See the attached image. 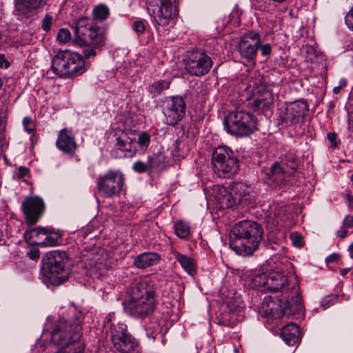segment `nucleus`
I'll use <instances>...</instances> for the list:
<instances>
[{"instance_id": "1", "label": "nucleus", "mask_w": 353, "mask_h": 353, "mask_svg": "<svg viewBox=\"0 0 353 353\" xmlns=\"http://www.w3.org/2000/svg\"><path fill=\"white\" fill-rule=\"evenodd\" d=\"M155 288L150 281H141L133 283L128 290L123 302L125 312L130 316L144 319L154 312Z\"/></svg>"}, {"instance_id": "2", "label": "nucleus", "mask_w": 353, "mask_h": 353, "mask_svg": "<svg viewBox=\"0 0 353 353\" xmlns=\"http://www.w3.org/2000/svg\"><path fill=\"white\" fill-rule=\"evenodd\" d=\"M263 234V228L257 222L239 221L230 231V247L240 256L252 255L258 249Z\"/></svg>"}, {"instance_id": "3", "label": "nucleus", "mask_w": 353, "mask_h": 353, "mask_svg": "<svg viewBox=\"0 0 353 353\" xmlns=\"http://www.w3.org/2000/svg\"><path fill=\"white\" fill-rule=\"evenodd\" d=\"M216 199L223 208H232L234 205H251L256 201L253 188L241 182L234 183L228 188H219Z\"/></svg>"}, {"instance_id": "4", "label": "nucleus", "mask_w": 353, "mask_h": 353, "mask_svg": "<svg viewBox=\"0 0 353 353\" xmlns=\"http://www.w3.org/2000/svg\"><path fill=\"white\" fill-rule=\"evenodd\" d=\"M223 125L228 133L239 137L249 136L258 130L256 117L244 110L230 112L225 118Z\"/></svg>"}, {"instance_id": "5", "label": "nucleus", "mask_w": 353, "mask_h": 353, "mask_svg": "<svg viewBox=\"0 0 353 353\" xmlns=\"http://www.w3.org/2000/svg\"><path fill=\"white\" fill-rule=\"evenodd\" d=\"M214 174L219 178H228L239 170V161L234 152L227 146L215 148L212 154Z\"/></svg>"}, {"instance_id": "6", "label": "nucleus", "mask_w": 353, "mask_h": 353, "mask_svg": "<svg viewBox=\"0 0 353 353\" xmlns=\"http://www.w3.org/2000/svg\"><path fill=\"white\" fill-rule=\"evenodd\" d=\"M65 253L60 251L48 252L43 259V270L54 285H61L69 277L70 270L65 266Z\"/></svg>"}, {"instance_id": "7", "label": "nucleus", "mask_w": 353, "mask_h": 353, "mask_svg": "<svg viewBox=\"0 0 353 353\" xmlns=\"http://www.w3.org/2000/svg\"><path fill=\"white\" fill-rule=\"evenodd\" d=\"M266 290L274 292H281L283 296L289 294L290 291L297 293L299 285L294 270H289L285 274L283 269L276 265L268 275Z\"/></svg>"}, {"instance_id": "8", "label": "nucleus", "mask_w": 353, "mask_h": 353, "mask_svg": "<svg viewBox=\"0 0 353 353\" xmlns=\"http://www.w3.org/2000/svg\"><path fill=\"white\" fill-rule=\"evenodd\" d=\"M152 8V23L158 30L159 26H170L175 23L178 14L175 0H147Z\"/></svg>"}, {"instance_id": "9", "label": "nucleus", "mask_w": 353, "mask_h": 353, "mask_svg": "<svg viewBox=\"0 0 353 353\" xmlns=\"http://www.w3.org/2000/svg\"><path fill=\"white\" fill-rule=\"evenodd\" d=\"M76 37L85 44L100 48L105 43L103 31L87 18H81L72 26Z\"/></svg>"}, {"instance_id": "10", "label": "nucleus", "mask_w": 353, "mask_h": 353, "mask_svg": "<svg viewBox=\"0 0 353 353\" xmlns=\"http://www.w3.org/2000/svg\"><path fill=\"white\" fill-rule=\"evenodd\" d=\"M124 184L123 174L119 171L110 170L97 178V188L105 197L119 195Z\"/></svg>"}, {"instance_id": "11", "label": "nucleus", "mask_w": 353, "mask_h": 353, "mask_svg": "<svg viewBox=\"0 0 353 353\" xmlns=\"http://www.w3.org/2000/svg\"><path fill=\"white\" fill-rule=\"evenodd\" d=\"M212 65V58L203 51H192L185 61L187 72L196 77L208 74Z\"/></svg>"}, {"instance_id": "12", "label": "nucleus", "mask_w": 353, "mask_h": 353, "mask_svg": "<svg viewBox=\"0 0 353 353\" xmlns=\"http://www.w3.org/2000/svg\"><path fill=\"white\" fill-rule=\"evenodd\" d=\"M309 111L306 102L298 100L286 105L284 112L279 115V123L285 126H296L302 123Z\"/></svg>"}, {"instance_id": "13", "label": "nucleus", "mask_w": 353, "mask_h": 353, "mask_svg": "<svg viewBox=\"0 0 353 353\" xmlns=\"http://www.w3.org/2000/svg\"><path fill=\"white\" fill-rule=\"evenodd\" d=\"M298 168L296 157L294 153L287 154L280 163H274L268 173L277 183H282L292 175Z\"/></svg>"}, {"instance_id": "14", "label": "nucleus", "mask_w": 353, "mask_h": 353, "mask_svg": "<svg viewBox=\"0 0 353 353\" xmlns=\"http://www.w3.org/2000/svg\"><path fill=\"white\" fill-rule=\"evenodd\" d=\"M186 103L183 97L175 96L168 97L165 101L163 113L165 117V123L174 125L182 120L185 114Z\"/></svg>"}, {"instance_id": "15", "label": "nucleus", "mask_w": 353, "mask_h": 353, "mask_svg": "<svg viewBox=\"0 0 353 353\" xmlns=\"http://www.w3.org/2000/svg\"><path fill=\"white\" fill-rule=\"evenodd\" d=\"M261 43V35L256 31L245 32L238 43L237 48L241 56L248 61L255 59Z\"/></svg>"}, {"instance_id": "16", "label": "nucleus", "mask_w": 353, "mask_h": 353, "mask_svg": "<svg viewBox=\"0 0 353 353\" xmlns=\"http://www.w3.org/2000/svg\"><path fill=\"white\" fill-rule=\"evenodd\" d=\"M21 208L26 221L30 225L37 223L45 210L43 201L38 196L26 198Z\"/></svg>"}, {"instance_id": "17", "label": "nucleus", "mask_w": 353, "mask_h": 353, "mask_svg": "<svg viewBox=\"0 0 353 353\" xmlns=\"http://www.w3.org/2000/svg\"><path fill=\"white\" fill-rule=\"evenodd\" d=\"M49 0H14L13 14L19 20L31 17L34 10L43 7Z\"/></svg>"}, {"instance_id": "18", "label": "nucleus", "mask_w": 353, "mask_h": 353, "mask_svg": "<svg viewBox=\"0 0 353 353\" xmlns=\"http://www.w3.org/2000/svg\"><path fill=\"white\" fill-rule=\"evenodd\" d=\"M40 234H47L43 241L39 244L43 246H55L59 243L60 236L57 233H51L50 229L46 228H35L26 230L23 234L26 241H28L32 236H38Z\"/></svg>"}, {"instance_id": "19", "label": "nucleus", "mask_w": 353, "mask_h": 353, "mask_svg": "<svg viewBox=\"0 0 353 353\" xmlns=\"http://www.w3.org/2000/svg\"><path fill=\"white\" fill-rule=\"evenodd\" d=\"M70 55V51H64L57 53L54 57L51 65L53 73L59 77L68 76L70 61H72Z\"/></svg>"}, {"instance_id": "20", "label": "nucleus", "mask_w": 353, "mask_h": 353, "mask_svg": "<svg viewBox=\"0 0 353 353\" xmlns=\"http://www.w3.org/2000/svg\"><path fill=\"white\" fill-rule=\"evenodd\" d=\"M114 349L120 353H139L138 341L130 334L112 342Z\"/></svg>"}, {"instance_id": "21", "label": "nucleus", "mask_w": 353, "mask_h": 353, "mask_svg": "<svg viewBox=\"0 0 353 353\" xmlns=\"http://www.w3.org/2000/svg\"><path fill=\"white\" fill-rule=\"evenodd\" d=\"M56 145L60 150L66 153L73 154L77 149L74 137L67 129H63L59 132Z\"/></svg>"}, {"instance_id": "22", "label": "nucleus", "mask_w": 353, "mask_h": 353, "mask_svg": "<svg viewBox=\"0 0 353 353\" xmlns=\"http://www.w3.org/2000/svg\"><path fill=\"white\" fill-rule=\"evenodd\" d=\"M273 102L274 97L272 93L269 90H265L258 97H255L252 103V108L255 111L265 113L270 109Z\"/></svg>"}, {"instance_id": "23", "label": "nucleus", "mask_w": 353, "mask_h": 353, "mask_svg": "<svg viewBox=\"0 0 353 353\" xmlns=\"http://www.w3.org/2000/svg\"><path fill=\"white\" fill-rule=\"evenodd\" d=\"M268 276L261 270H254L246 275L245 282L251 288H264L266 290V283Z\"/></svg>"}, {"instance_id": "24", "label": "nucleus", "mask_w": 353, "mask_h": 353, "mask_svg": "<svg viewBox=\"0 0 353 353\" xmlns=\"http://www.w3.org/2000/svg\"><path fill=\"white\" fill-rule=\"evenodd\" d=\"M161 257L156 252H144L134 259L133 264L139 269H145L158 264Z\"/></svg>"}, {"instance_id": "25", "label": "nucleus", "mask_w": 353, "mask_h": 353, "mask_svg": "<svg viewBox=\"0 0 353 353\" xmlns=\"http://www.w3.org/2000/svg\"><path fill=\"white\" fill-rule=\"evenodd\" d=\"M70 57L72 61H70L68 76L76 77L82 74L88 68L83 58L79 53L73 52H70Z\"/></svg>"}, {"instance_id": "26", "label": "nucleus", "mask_w": 353, "mask_h": 353, "mask_svg": "<svg viewBox=\"0 0 353 353\" xmlns=\"http://www.w3.org/2000/svg\"><path fill=\"white\" fill-rule=\"evenodd\" d=\"M112 315L109 314L105 318V323L110 325V336L111 342H113L120 338L124 337L125 335L130 334L128 330L127 325L121 322H111Z\"/></svg>"}, {"instance_id": "27", "label": "nucleus", "mask_w": 353, "mask_h": 353, "mask_svg": "<svg viewBox=\"0 0 353 353\" xmlns=\"http://www.w3.org/2000/svg\"><path fill=\"white\" fill-rule=\"evenodd\" d=\"M176 261L181 265L183 270L189 275L196 274L197 265L195 259L177 251L173 252Z\"/></svg>"}, {"instance_id": "28", "label": "nucleus", "mask_w": 353, "mask_h": 353, "mask_svg": "<svg viewBox=\"0 0 353 353\" xmlns=\"http://www.w3.org/2000/svg\"><path fill=\"white\" fill-rule=\"evenodd\" d=\"M281 336L288 345H293L299 341V328L294 323L286 325L281 331Z\"/></svg>"}, {"instance_id": "29", "label": "nucleus", "mask_w": 353, "mask_h": 353, "mask_svg": "<svg viewBox=\"0 0 353 353\" xmlns=\"http://www.w3.org/2000/svg\"><path fill=\"white\" fill-rule=\"evenodd\" d=\"M299 289L297 293L290 291V293L283 296V299H285L288 308L292 314H296L301 312L303 310V302L301 296L299 294Z\"/></svg>"}, {"instance_id": "30", "label": "nucleus", "mask_w": 353, "mask_h": 353, "mask_svg": "<svg viewBox=\"0 0 353 353\" xmlns=\"http://www.w3.org/2000/svg\"><path fill=\"white\" fill-rule=\"evenodd\" d=\"M261 310L267 317H280L282 315L279 305L270 296L265 297L262 303Z\"/></svg>"}, {"instance_id": "31", "label": "nucleus", "mask_w": 353, "mask_h": 353, "mask_svg": "<svg viewBox=\"0 0 353 353\" xmlns=\"http://www.w3.org/2000/svg\"><path fill=\"white\" fill-rule=\"evenodd\" d=\"M117 147L121 152H125L124 157H132L136 154V150L132 143V139L124 136L117 139Z\"/></svg>"}, {"instance_id": "32", "label": "nucleus", "mask_w": 353, "mask_h": 353, "mask_svg": "<svg viewBox=\"0 0 353 353\" xmlns=\"http://www.w3.org/2000/svg\"><path fill=\"white\" fill-rule=\"evenodd\" d=\"M148 161L151 169L155 168L162 170L165 168L167 163L166 157L162 152H158L152 157H149Z\"/></svg>"}, {"instance_id": "33", "label": "nucleus", "mask_w": 353, "mask_h": 353, "mask_svg": "<svg viewBox=\"0 0 353 353\" xmlns=\"http://www.w3.org/2000/svg\"><path fill=\"white\" fill-rule=\"evenodd\" d=\"M170 81H158L148 87V92L153 97L159 96L161 93L170 88Z\"/></svg>"}, {"instance_id": "34", "label": "nucleus", "mask_w": 353, "mask_h": 353, "mask_svg": "<svg viewBox=\"0 0 353 353\" xmlns=\"http://www.w3.org/2000/svg\"><path fill=\"white\" fill-rule=\"evenodd\" d=\"M176 235L181 238L185 239L190 234V225L183 221H177L174 225Z\"/></svg>"}, {"instance_id": "35", "label": "nucleus", "mask_w": 353, "mask_h": 353, "mask_svg": "<svg viewBox=\"0 0 353 353\" xmlns=\"http://www.w3.org/2000/svg\"><path fill=\"white\" fill-rule=\"evenodd\" d=\"M109 14V10L105 5L101 4L93 10V16L94 19H105Z\"/></svg>"}, {"instance_id": "36", "label": "nucleus", "mask_w": 353, "mask_h": 353, "mask_svg": "<svg viewBox=\"0 0 353 353\" xmlns=\"http://www.w3.org/2000/svg\"><path fill=\"white\" fill-rule=\"evenodd\" d=\"M161 330V325L157 322L148 325L145 327L146 334L149 338L156 339Z\"/></svg>"}, {"instance_id": "37", "label": "nucleus", "mask_w": 353, "mask_h": 353, "mask_svg": "<svg viewBox=\"0 0 353 353\" xmlns=\"http://www.w3.org/2000/svg\"><path fill=\"white\" fill-rule=\"evenodd\" d=\"M149 161L144 163L141 161H137L132 165V170L137 173H143L150 170Z\"/></svg>"}, {"instance_id": "38", "label": "nucleus", "mask_w": 353, "mask_h": 353, "mask_svg": "<svg viewBox=\"0 0 353 353\" xmlns=\"http://www.w3.org/2000/svg\"><path fill=\"white\" fill-rule=\"evenodd\" d=\"M57 39L61 43H66L71 39V34L70 31L66 28H61L59 30Z\"/></svg>"}, {"instance_id": "39", "label": "nucleus", "mask_w": 353, "mask_h": 353, "mask_svg": "<svg viewBox=\"0 0 353 353\" xmlns=\"http://www.w3.org/2000/svg\"><path fill=\"white\" fill-rule=\"evenodd\" d=\"M150 142V137L147 132H142L138 137V143L141 148H148Z\"/></svg>"}, {"instance_id": "40", "label": "nucleus", "mask_w": 353, "mask_h": 353, "mask_svg": "<svg viewBox=\"0 0 353 353\" xmlns=\"http://www.w3.org/2000/svg\"><path fill=\"white\" fill-rule=\"evenodd\" d=\"M132 29L138 34H143L145 30V21L144 20H137L132 23Z\"/></svg>"}, {"instance_id": "41", "label": "nucleus", "mask_w": 353, "mask_h": 353, "mask_svg": "<svg viewBox=\"0 0 353 353\" xmlns=\"http://www.w3.org/2000/svg\"><path fill=\"white\" fill-rule=\"evenodd\" d=\"M53 17L52 15L47 14L42 20V28L44 31L48 32L50 30Z\"/></svg>"}, {"instance_id": "42", "label": "nucleus", "mask_w": 353, "mask_h": 353, "mask_svg": "<svg viewBox=\"0 0 353 353\" xmlns=\"http://www.w3.org/2000/svg\"><path fill=\"white\" fill-rule=\"evenodd\" d=\"M92 45L85 44V46L83 50V55L85 58H90L96 55V50Z\"/></svg>"}, {"instance_id": "43", "label": "nucleus", "mask_w": 353, "mask_h": 353, "mask_svg": "<svg viewBox=\"0 0 353 353\" xmlns=\"http://www.w3.org/2000/svg\"><path fill=\"white\" fill-rule=\"evenodd\" d=\"M345 22L347 28L353 30V6L346 14L345 17Z\"/></svg>"}, {"instance_id": "44", "label": "nucleus", "mask_w": 353, "mask_h": 353, "mask_svg": "<svg viewBox=\"0 0 353 353\" xmlns=\"http://www.w3.org/2000/svg\"><path fill=\"white\" fill-rule=\"evenodd\" d=\"M23 125L24 129L26 132H28V133H31L33 132V130H34L33 124H32V120L30 119H29L28 117H25L23 119Z\"/></svg>"}, {"instance_id": "45", "label": "nucleus", "mask_w": 353, "mask_h": 353, "mask_svg": "<svg viewBox=\"0 0 353 353\" xmlns=\"http://www.w3.org/2000/svg\"><path fill=\"white\" fill-rule=\"evenodd\" d=\"M259 48L261 50V55L264 57L269 55L272 51V46L270 43L261 45V43H260Z\"/></svg>"}, {"instance_id": "46", "label": "nucleus", "mask_w": 353, "mask_h": 353, "mask_svg": "<svg viewBox=\"0 0 353 353\" xmlns=\"http://www.w3.org/2000/svg\"><path fill=\"white\" fill-rule=\"evenodd\" d=\"M344 228L349 229L353 228V216L347 215L343 221V225Z\"/></svg>"}, {"instance_id": "47", "label": "nucleus", "mask_w": 353, "mask_h": 353, "mask_svg": "<svg viewBox=\"0 0 353 353\" xmlns=\"http://www.w3.org/2000/svg\"><path fill=\"white\" fill-rule=\"evenodd\" d=\"M28 255L31 259H37L40 256V252L37 248H32L29 251Z\"/></svg>"}, {"instance_id": "48", "label": "nucleus", "mask_w": 353, "mask_h": 353, "mask_svg": "<svg viewBox=\"0 0 353 353\" xmlns=\"http://www.w3.org/2000/svg\"><path fill=\"white\" fill-rule=\"evenodd\" d=\"M10 65L9 62L7 61L4 54H0V68H7Z\"/></svg>"}, {"instance_id": "49", "label": "nucleus", "mask_w": 353, "mask_h": 353, "mask_svg": "<svg viewBox=\"0 0 353 353\" xmlns=\"http://www.w3.org/2000/svg\"><path fill=\"white\" fill-rule=\"evenodd\" d=\"M340 255L339 254L333 253L332 254L326 258V261L327 263H333L338 261Z\"/></svg>"}, {"instance_id": "50", "label": "nucleus", "mask_w": 353, "mask_h": 353, "mask_svg": "<svg viewBox=\"0 0 353 353\" xmlns=\"http://www.w3.org/2000/svg\"><path fill=\"white\" fill-rule=\"evenodd\" d=\"M28 173V169L25 167H19L18 170V177L22 178L26 176Z\"/></svg>"}, {"instance_id": "51", "label": "nucleus", "mask_w": 353, "mask_h": 353, "mask_svg": "<svg viewBox=\"0 0 353 353\" xmlns=\"http://www.w3.org/2000/svg\"><path fill=\"white\" fill-rule=\"evenodd\" d=\"M347 229L342 226L341 229L337 231V236L341 239H343L347 235Z\"/></svg>"}, {"instance_id": "52", "label": "nucleus", "mask_w": 353, "mask_h": 353, "mask_svg": "<svg viewBox=\"0 0 353 353\" xmlns=\"http://www.w3.org/2000/svg\"><path fill=\"white\" fill-rule=\"evenodd\" d=\"M301 241L302 239L301 236L296 235V236H292V243L296 246H301Z\"/></svg>"}, {"instance_id": "53", "label": "nucleus", "mask_w": 353, "mask_h": 353, "mask_svg": "<svg viewBox=\"0 0 353 353\" xmlns=\"http://www.w3.org/2000/svg\"><path fill=\"white\" fill-rule=\"evenodd\" d=\"M180 144L181 143H178V142L176 141V143H175V145H175V149L172 151V154H173L174 156L177 157L179 158V157L184 158L185 155L184 154H180L179 153V151H178V148H179Z\"/></svg>"}, {"instance_id": "54", "label": "nucleus", "mask_w": 353, "mask_h": 353, "mask_svg": "<svg viewBox=\"0 0 353 353\" xmlns=\"http://www.w3.org/2000/svg\"><path fill=\"white\" fill-rule=\"evenodd\" d=\"M327 138L328 139L330 140V141L332 143H334V142L336 140V135L335 133H332V132H330L327 134Z\"/></svg>"}, {"instance_id": "55", "label": "nucleus", "mask_w": 353, "mask_h": 353, "mask_svg": "<svg viewBox=\"0 0 353 353\" xmlns=\"http://www.w3.org/2000/svg\"><path fill=\"white\" fill-rule=\"evenodd\" d=\"M351 270V268H342L339 269V274L344 276H345Z\"/></svg>"}, {"instance_id": "56", "label": "nucleus", "mask_w": 353, "mask_h": 353, "mask_svg": "<svg viewBox=\"0 0 353 353\" xmlns=\"http://www.w3.org/2000/svg\"><path fill=\"white\" fill-rule=\"evenodd\" d=\"M348 205L350 209L353 208V196L348 194L347 196Z\"/></svg>"}, {"instance_id": "57", "label": "nucleus", "mask_w": 353, "mask_h": 353, "mask_svg": "<svg viewBox=\"0 0 353 353\" xmlns=\"http://www.w3.org/2000/svg\"><path fill=\"white\" fill-rule=\"evenodd\" d=\"M348 251L350 252V257L353 259V242L348 248Z\"/></svg>"}, {"instance_id": "58", "label": "nucleus", "mask_w": 353, "mask_h": 353, "mask_svg": "<svg viewBox=\"0 0 353 353\" xmlns=\"http://www.w3.org/2000/svg\"><path fill=\"white\" fill-rule=\"evenodd\" d=\"M341 90V85L336 86V87H334V88H333V92H334V94H338V93H339V92H340Z\"/></svg>"}, {"instance_id": "59", "label": "nucleus", "mask_w": 353, "mask_h": 353, "mask_svg": "<svg viewBox=\"0 0 353 353\" xmlns=\"http://www.w3.org/2000/svg\"><path fill=\"white\" fill-rule=\"evenodd\" d=\"M339 85H341V88L347 85V81L345 79H341L339 83Z\"/></svg>"}, {"instance_id": "60", "label": "nucleus", "mask_w": 353, "mask_h": 353, "mask_svg": "<svg viewBox=\"0 0 353 353\" xmlns=\"http://www.w3.org/2000/svg\"><path fill=\"white\" fill-rule=\"evenodd\" d=\"M350 179H351V181L352 182V184H353V174L351 175Z\"/></svg>"}]
</instances>
